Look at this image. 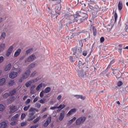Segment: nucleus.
<instances>
[{
	"label": "nucleus",
	"instance_id": "nucleus-1",
	"mask_svg": "<svg viewBox=\"0 0 128 128\" xmlns=\"http://www.w3.org/2000/svg\"><path fill=\"white\" fill-rule=\"evenodd\" d=\"M74 19L70 21L69 24H72V22H78V24H80L84 22V20H88V15L84 12H78L74 14Z\"/></svg>",
	"mask_w": 128,
	"mask_h": 128
},
{
	"label": "nucleus",
	"instance_id": "nucleus-2",
	"mask_svg": "<svg viewBox=\"0 0 128 128\" xmlns=\"http://www.w3.org/2000/svg\"><path fill=\"white\" fill-rule=\"evenodd\" d=\"M72 52H73L72 54L74 56H78V54H82V48H78V47H75L72 49Z\"/></svg>",
	"mask_w": 128,
	"mask_h": 128
},
{
	"label": "nucleus",
	"instance_id": "nucleus-3",
	"mask_svg": "<svg viewBox=\"0 0 128 128\" xmlns=\"http://www.w3.org/2000/svg\"><path fill=\"white\" fill-rule=\"evenodd\" d=\"M86 118L84 116H82L78 118L76 122V126H80V124H82L84 122H86Z\"/></svg>",
	"mask_w": 128,
	"mask_h": 128
},
{
	"label": "nucleus",
	"instance_id": "nucleus-4",
	"mask_svg": "<svg viewBox=\"0 0 128 128\" xmlns=\"http://www.w3.org/2000/svg\"><path fill=\"white\" fill-rule=\"evenodd\" d=\"M88 6L92 10L94 11L93 12H98V11L100 10V7H98V5H95L94 6H92L89 4Z\"/></svg>",
	"mask_w": 128,
	"mask_h": 128
},
{
	"label": "nucleus",
	"instance_id": "nucleus-5",
	"mask_svg": "<svg viewBox=\"0 0 128 128\" xmlns=\"http://www.w3.org/2000/svg\"><path fill=\"white\" fill-rule=\"evenodd\" d=\"M78 74L80 78H84V76H86V72L84 70V69H81L78 71Z\"/></svg>",
	"mask_w": 128,
	"mask_h": 128
},
{
	"label": "nucleus",
	"instance_id": "nucleus-6",
	"mask_svg": "<svg viewBox=\"0 0 128 128\" xmlns=\"http://www.w3.org/2000/svg\"><path fill=\"white\" fill-rule=\"evenodd\" d=\"M30 74V70H26L24 74H22V78L24 80H25L26 78H28Z\"/></svg>",
	"mask_w": 128,
	"mask_h": 128
},
{
	"label": "nucleus",
	"instance_id": "nucleus-7",
	"mask_svg": "<svg viewBox=\"0 0 128 128\" xmlns=\"http://www.w3.org/2000/svg\"><path fill=\"white\" fill-rule=\"evenodd\" d=\"M52 122V116H49L47 118L46 122L44 124V126L46 128V126H48V124H50Z\"/></svg>",
	"mask_w": 128,
	"mask_h": 128
},
{
	"label": "nucleus",
	"instance_id": "nucleus-8",
	"mask_svg": "<svg viewBox=\"0 0 128 128\" xmlns=\"http://www.w3.org/2000/svg\"><path fill=\"white\" fill-rule=\"evenodd\" d=\"M14 50V46H11L8 49L7 52L6 53V56H10L12 54V51Z\"/></svg>",
	"mask_w": 128,
	"mask_h": 128
},
{
	"label": "nucleus",
	"instance_id": "nucleus-9",
	"mask_svg": "<svg viewBox=\"0 0 128 128\" xmlns=\"http://www.w3.org/2000/svg\"><path fill=\"white\" fill-rule=\"evenodd\" d=\"M10 114H14V112H16L18 110V108L16 106H10Z\"/></svg>",
	"mask_w": 128,
	"mask_h": 128
},
{
	"label": "nucleus",
	"instance_id": "nucleus-10",
	"mask_svg": "<svg viewBox=\"0 0 128 128\" xmlns=\"http://www.w3.org/2000/svg\"><path fill=\"white\" fill-rule=\"evenodd\" d=\"M18 76V72H12L9 75L10 78H14Z\"/></svg>",
	"mask_w": 128,
	"mask_h": 128
},
{
	"label": "nucleus",
	"instance_id": "nucleus-11",
	"mask_svg": "<svg viewBox=\"0 0 128 128\" xmlns=\"http://www.w3.org/2000/svg\"><path fill=\"white\" fill-rule=\"evenodd\" d=\"M90 30H92L93 36H96L98 34V30H96V28L94 26H92L90 28Z\"/></svg>",
	"mask_w": 128,
	"mask_h": 128
},
{
	"label": "nucleus",
	"instance_id": "nucleus-12",
	"mask_svg": "<svg viewBox=\"0 0 128 128\" xmlns=\"http://www.w3.org/2000/svg\"><path fill=\"white\" fill-rule=\"evenodd\" d=\"M64 116H66V111L62 110V112L60 114V116L59 117V120H62L64 118Z\"/></svg>",
	"mask_w": 128,
	"mask_h": 128
},
{
	"label": "nucleus",
	"instance_id": "nucleus-13",
	"mask_svg": "<svg viewBox=\"0 0 128 128\" xmlns=\"http://www.w3.org/2000/svg\"><path fill=\"white\" fill-rule=\"evenodd\" d=\"M74 112H76V109L72 108L70 110L67 114V116H72V114Z\"/></svg>",
	"mask_w": 128,
	"mask_h": 128
},
{
	"label": "nucleus",
	"instance_id": "nucleus-14",
	"mask_svg": "<svg viewBox=\"0 0 128 128\" xmlns=\"http://www.w3.org/2000/svg\"><path fill=\"white\" fill-rule=\"evenodd\" d=\"M22 52V50L20 48H18L17 51H16L14 54V58H16L20 56V54Z\"/></svg>",
	"mask_w": 128,
	"mask_h": 128
},
{
	"label": "nucleus",
	"instance_id": "nucleus-15",
	"mask_svg": "<svg viewBox=\"0 0 128 128\" xmlns=\"http://www.w3.org/2000/svg\"><path fill=\"white\" fill-rule=\"evenodd\" d=\"M6 48V44H0V52H2V50H4Z\"/></svg>",
	"mask_w": 128,
	"mask_h": 128
},
{
	"label": "nucleus",
	"instance_id": "nucleus-16",
	"mask_svg": "<svg viewBox=\"0 0 128 128\" xmlns=\"http://www.w3.org/2000/svg\"><path fill=\"white\" fill-rule=\"evenodd\" d=\"M12 68V64H9L4 68L5 72H8V70H10Z\"/></svg>",
	"mask_w": 128,
	"mask_h": 128
},
{
	"label": "nucleus",
	"instance_id": "nucleus-17",
	"mask_svg": "<svg viewBox=\"0 0 128 128\" xmlns=\"http://www.w3.org/2000/svg\"><path fill=\"white\" fill-rule=\"evenodd\" d=\"M118 10H122V2L120 1L118 4Z\"/></svg>",
	"mask_w": 128,
	"mask_h": 128
},
{
	"label": "nucleus",
	"instance_id": "nucleus-18",
	"mask_svg": "<svg viewBox=\"0 0 128 128\" xmlns=\"http://www.w3.org/2000/svg\"><path fill=\"white\" fill-rule=\"evenodd\" d=\"M52 90V88L50 87H47L45 88L44 92V94H48V92H50Z\"/></svg>",
	"mask_w": 128,
	"mask_h": 128
},
{
	"label": "nucleus",
	"instance_id": "nucleus-19",
	"mask_svg": "<svg viewBox=\"0 0 128 128\" xmlns=\"http://www.w3.org/2000/svg\"><path fill=\"white\" fill-rule=\"evenodd\" d=\"M6 122H2L0 124V128H6Z\"/></svg>",
	"mask_w": 128,
	"mask_h": 128
},
{
	"label": "nucleus",
	"instance_id": "nucleus-20",
	"mask_svg": "<svg viewBox=\"0 0 128 128\" xmlns=\"http://www.w3.org/2000/svg\"><path fill=\"white\" fill-rule=\"evenodd\" d=\"M32 62V55H31L25 60V62Z\"/></svg>",
	"mask_w": 128,
	"mask_h": 128
},
{
	"label": "nucleus",
	"instance_id": "nucleus-21",
	"mask_svg": "<svg viewBox=\"0 0 128 128\" xmlns=\"http://www.w3.org/2000/svg\"><path fill=\"white\" fill-rule=\"evenodd\" d=\"M64 108H66V105H64V104H60L59 106L57 107V108H58V110H64Z\"/></svg>",
	"mask_w": 128,
	"mask_h": 128
},
{
	"label": "nucleus",
	"instance_id": "nucleus-22",
	"mask_svg": "<svg viewBox=\"0 0 128 128\" xmlns=\"http://www.w3.org/2000/svg\"><path fill=\"white\" fill-rule=\"evenodd\" d=\"M4 82H6V78H2L0 79V86H4Z\"/></svg>",
	"mask_w": 128,
	"mask_h": 128
},
{
	"label": "nucleus",
	"instance_id": "nucleus-23",
	"mask_svg": "<svg viewBox=\"0 0 128 128\" xmlns=\"http://www.w3.org/2000/svg\"><path fill=\"white\" fill-rule=\"evenodd\" d=\"M84 62L82 63V62L81 60H79L78 62V66L79 68H82L84 66Z\"/></svg>",
	"mask_w": 128,
	"mask_h": 128
},
{
	"label": "nucleus",
	"instance_id": "nucleus-24",
	"mask_svg": "<svg viewBox=\"0 0 128 128\" xmlns=\"http://www.w3.org/2000/svg\"><path fill=\"white\" fill-rule=\"evenodd\" d=\"M122 44H120L118 45V48H118V50L120 54H122Z\"/></svg>",
	"mask_w": 128,
	"mask_h": 128
},
{
	"label": "nucleus",
	"instance_id": "nucleus-25",
	"mask_svg": "<svg viewBox=\"0 0 128 128\" xmlns=\"http://www.w3.org/2000/svg\"><path fill=\"white\" fill-rule=\"evenodd\" d=\"M14 96H12L10 98L8 99V104H12V102H14Z\"/></svg>",
	"mask_w": 128,
	"mask_h": 128
},
{
	"label": "nucleus",
	"instance_id": "nucleus-26",
	"mask_svg": "<svg viewBox=\"0 0 128 128\" xmlns=\"http://www.w3.org/2000/svg\"><path fill=\"white\" fill-rule=\"evenodd\" d=\"M8 84L10 86H14V84H15L14 80H10Z\"/></svg>",
	"mask_w": 128,
	"mask_h": 128
},
{
	"label": "nucleus",
	"instance_id": "nucleus-27",
	"mask_svg": "<svg viewBox=\"0 0 128 128\" xmlns=\"http://www.w3.org/2000/svg\"><path fill=\"white\" fill-rule=\"evenodd\" d=\"M42 83L40 84L36 88L37 92H38L40 90H42Z\"/></svg>",
	"mask_w": 128,
	"mask_h": 128
},
{
	"label": "nucleus",
	"instance_id": "nucleus-28",
	"mask_svg": "<svg viewBox=\"0 0 128 128\" xmlns=\"http://www.w3.org/2000/svg\"><path fill=\"white\" fill-rule=\"evenodd\" d=\"M32 81H29L26 84V88H28L32 86Z\"/></svg>",
	"mask_w": 128,
	"mask_h": 128
},
{
	"label": "nucleus",
	"instance_id": "nucleus-29",
	"mask_svg": "<svg viewBox=\"0 0 128 128\" xmlns=\"http://www.w3.org/2000/svg\"><path fill=\"white\" fill-rule=\"evenodd\" d=\"M79 45L80 46V48H82V46H84V43H82V40H79Z\"/></svg>",
	"mask_w": 128,
	"mask_h": 128
},
{
	"label": "nucleus",
	"instance_id": "nucleus-30",
	"mask_svg": "<svg viewBox=\"0 0 128 128\" xmlns=\"http://www.w3.org/2000/svg\"><path fill=\"white\" fill-rule=\"evenodd\" d=\"M76 120V117H74L72 119L68 121L69 124H72V122H74V120Z\"/></svg>",
	"mask_w": 128,
	"mask_h": 128
},
{
	"label": "nucleus",
	"instance_id": "nucleus-31",
	"mask_svg": "<svg viewBox=\"0 0 128 128\" xmlns=\"http://www.w3.org/2000/svg\"><path fill=\"white\" fill-rule=\"evenodd\" d=\"M110 66H112L108 64V66L106 68L105 71L102 72V74H104V72H108V70H110Z\"/></svg>",
	"mask_w": 128,
	"mask_h": 128
},
{
	"label": "nucleus",
	"instance_id": "nucleus-32",
	"mask_svg": "<svg viewBox=\"0 0 128 128\" xmlns=\"http://www.w3.org/2000/svg\"><path fill=\"white\" fill-rule=\"evenodd\" d=\"M16 92V90H14L10 92V96H14Z\"/></svg>",
	"mask_w": 128,
	"mask_h": 128
},
{
	"label": "nucleus",
	"instance_id": "nucleus-33",
	"mask_svg": "<svg viewBox=\"0 0 128 128\" xmlns=\"http://www.w3.org/2000/svg\"><path fill=\"white\" fill-rule=\"evenodd\" d=\"M4 110V104H0V112H2Z\"/></svg>",
	"mask_w": 128,
	"mask_h": 128
},
{
	"label": "nucleus",
	"instance_id": "nucleus-34",
	"mask_svg": "<svg viewBox=\"0 0 128 128\" xmlns=\"http://www.w3.org/2000/svg\"><path fill=\"white\" fill-rule=\"evenodd\" d=\"M40 120V117H38L36 119H35L34 121L33 122L34 124H36V122H38V120Z\"/></svg>",
	"mask_w": 128,
	"mask_h": 128
},
{
	"label": "nucleus",
	"instance_id": "nucleus-35",
	"mask_svg": "<svg viewBox=\"0 0 128 128\" xmlns=\"http://www.w3.org/2000/svg\"><path fill=\"white\" fill-rule=\"evenodd\" d=\"M69 60H70V62H75L74 60V57H72V56H70L69 57Z\"/></svg>",
	"mask_w": 128,
	"mask_h": 128
},
{
	"label": "nucleus",
	"instance_id": "nucleus-36",
	"mask_svg": "<svg viewBox=\"0 0 128 128\" xmlns=\"http://www.w3.org/2000/svg\"><path fill=\"white\" fill-rule=\"evenodd\" d=\"M8 96H10V94L8 93H5L3 95V98H8Z\"/></svg>",
	"mask_w": 128,
	"mask_h": 128
},
{
	"label": "nucleus",
	"instance_id": "nucleus-37",
	"mask_svg": "<svg viewBox=\"0 0 128 128\" xmlns=\"http://www.w3.org/2000/svg\"><path fill=\"white\" fill-rule=\"evenodd\" d=\"M35 106L38 108H40V106H42V105L40 103H36L35 105Z\"/></svg>",
	"mask_w": 128,
	"mask_h": 128
},
{
	"label": "nucleus",
	"instance_id": "nucleus-38",
	"mask_svg": "<svg viewBox=\"0 0 128 128\" xmlns=\"http://www.w3.org/2000/svg\"><path fill=\"white\" fill-rule=\"evenodd\" d=\"M89 2L90 4H88V6L90 4V6H92V4H96V2L94 0H90Z\"/></svg>",
	"mask_w": 128,
	"mask_h": 128
},
{
	"label": "nucleus",
	"instance_id": "nucleus-39",
	"mask_svg": "<svg viewBox=\"0 0 128 128\" xmlns=\"http://www.w3.org/2000/svg\"><path fill=\"white\" fill-rule=\"evenodd\" d=\"M4 58L2 56H0V64L4 62Z\"/></svg>",
	"mask_w": 128,
	"mask_h": 128
},
{
	"label": "nucleus",
	"instance_id": "nucleus-40",
	"mask_svg": "<svg viewBox=\"0 0 128 128\" xmlns=\"http://www.w3.org/2000/svg\"><path fill=\"white\" fill-rule=\"evenodd\" d=\"M30 106L28 105V106H26L25 107H24V112H26V110H28V108H30Z\"/></svg>",
	"mask_w": 128,
	"mask_h": 128
},
{
	"label": "nucleus",
	"instance_id": "nucleus-41",
	"mask_svg": "<svg viewBox=\"0 0 128 128\" xmlns=\"http://www.w3.org/2000/svg\"><path fill=\"white\" fill-rule=\"evenodd\" d=\"M24 118H26V114H22L21 115V118H20L21 120H23L24 119Z\"/></svg>",
	"mask_w": 128,
	"mask_h": 128
},
{
	"label": "nucleus",
	"instance_id": "nucleus-42",
	"mask_svg": "<svg viewBox=\"0 0 128 128\" xmlns=\"http://www.w3.org/2000/svg\"><path fill=\"white\" fill-rule=\"evenodd\" d=\"M62 2V0H55L56 4H60Z\"/></svg>",
	"mask_w": 128,
	"mask_h": 128
},
{
	"label": "nucleus",
	"instance_id": "nucleus-43",
	"mask_svg": "<svg viewBox=\"0 0 128 128\" xmlns=\"http://www.w3.org/2000/svg\"><path fill=\"white\" fill-rule=\"evenodd\" d=\"M44 94V90L42 91L40 94V98H42Z\"/></svg>",
	"mask_w": 128,
	"mask_h": 128
},
{
	"label": "nucleus",
	"instance_id": "nucleus-44",
	"mask_svg": "<svg viewBox=\"0 0 128 128\" xmlns=\"http://www.w3.org/2000/svg\"><path fill=\"white\" fill-rule=\"evenodd\" d=\"M6 36V32H2L1 35V38H4Z\"/></svg>",
	"mask_w": 128,
	"mask_h": 128
},
{
	"label": "nucleus",
	"instance_id": "nucleus-45",
	"mask_svg": "<svg viewBox=\"0 0 128 128\" xmlns=\"http://www.w3.org/2000/svg\"><path fill=\"white\" fill-rule=\"evenodd\" d=\"M117 84L118 86H122V81H119Z\"/></svg>",
	"mask_w": 128,
	"mask_h": 128
},
{
	"label": "nucleus",
	"instance_id": "nucleus-46",
	"mask_svg": "<svg viewBox=\"0 0 128 128\" xmlns=\"http://www.w3.org/2000/svg\"><path fill=\"white\" fill-rule=\"evenodd\" d=\"M40 104H44L46 102V99H40Z\"/></svg>",
	"mask_w": 128,
	"mask_h": 128
},
{
	"label": "nucleus",
	"instance_id": "nucleus-47",
	"mask_svg": "<svg viewBox=\"0 0 128 128\" xmlns=\"http://www.w3.org/2000/svg\"><path fill=\"white\" fill-rule=\"evenodd\" d=\"M104 42V37L102 36L100 38V42Z\"/></svg>",
	"mask_w": 128,
	"mask_h": 128
},
{
	"label": "nucleus",
	"instance_id": "nucleus-48",
	"mask_svg": "<svg viewBox=\"0 0 128 128\" xmlns=\"http://www.w3.org/2000/svg\"><path fill=\"white\" fill-rule=\"evenodd\" d=\"M18 114H16L15 116L12 117V120H14V118H16L18 120Z\"/></svg>",
	"mask_w": 128,
	"mask_h": 128
},
{
	"label": "nucleus",
	"instance_id": "nucleus-49",
	"mask_svg": "<svg viewBox=\"0 0 128 128\" xmlns=\"http://www.w3.org/2000/svg\"><path fill=\"white\" fill-rule=\"evenodd\" d=\"M114 62H116V60H113L110 62L109 65L112 66V64H114Z\"/></svg>",
	"mask_w": 128,
	"mask_h": 128
},
{
	"label": "nucleus",
	"instance_id": "nucleus-50",
	"mask_svg": "<svg viewBox=\"0 0 128 128\" xmlns=\"http://www.w3.org/2000/svg\"><path fill=\"white\" fill-rule=\"evenodd\" d=\"M115 22H116V20H118V14L116 12L114 14Z\"/></svg>",
	"mask_w": 128,
	"mask_h": 128
},
{
	"label": "nucleus",
	"instance_id": "nucleus-51",
	"mask_svg": "<svg viewBox=\"0 0 128 128\" xmlns=\"http://www.w3.org/2000/svg\"><path fill=\"white\" fill-rule=\"evenodd\" d=\"M86 54H88V52H86V51H84V52H82V55H83L84 56H86Z\"/></svg>",
	"mask_w": 128,
	"mask_h": 128
},
{
	"label": "nucleus",
	"instance_id": "nucleus-52",
	"mask_svg": "<svg viewBox=\"0 0 128 128\" xmlns=\"http://www.w3.org/2000/svg\"><path fill=\"white\" fill-rule=\"evenodd\" d=\"M48 110L47 108H42V112H46Z\"/></svg>",
	"mask_w": 128,
	"mask_h": 128
},
{
	"label": "nucleus",
	"instance_id": "nucleus-53",
	"mask_svg": "<svg viewBox=\"0 0 128 128\" xmlns=\"http://www.w3.org/2000/svg\"><path fill=\"white\" fill-rule=\"evenodd\" d=\"M30 98H28V99H27V100H26V102H25V104H30Z\"/></svg>",
	"mask_w": 128,
	"mask_h": 128
},
{
	"label": "nucleus",
	"instance_id": "nucleus-54",
	"mask_svg": "<svg viewBox=\"0 0 128 128\" xmlns=\"http://www.w3.org/2000/svg\"><path fill=\"white\" fill-rule=\"evenodd\" d=\"M30 52H32V49H29L26 51V54H28L30 53Z\"/></svg>",
	"mask_w": 128,
	"mask_h": 128
},
{
	"label": "nucleus",
	"instance_id": "nucleus-55",
	"mask_svg": "<svg viewBox=\"0 0 128 128\" xmlns=\"http://www.w3.org/2000/svg\"><path fill=\"white\" fill-rule=\"evenodd\" d=\"M62 95H59L58 97H57V100H62Z\"/></svg>",
	"mask_w": 128,
	"mask_h": 128
},
{
	"label": "nucleus",
	"instance_id": "nucleus-56",
	"mask_svg": "<svg viewBox=\"0 0 128 128\" xmlns=\"http://www.w3.org/2000/svg\"><path fill=\"white\" fill-rule=\"evenodd\" d=\"M38 100V97H36L33 100L34 102H36Z\"/></svg>",
	"mask_w": 128,
	"mask_h": 128
},
{
	"label": "nucleus",
	"instance_id": "nucleus-57",
	"mask_svg": "<svg viewBox=\"0 0 128 128\" xmlns=\"http://www.w3.org/2000/svg\"><path fill=\"white\" fill-rule=\"evenodd\" d=\"M56 108H58V107L56 106H52L51 108H50V110H56Z\"/></svg>",
	"mask_w": 128,
	"mask_h": 128
},
{
	"label": "nucleus",
	"instance_id": "nucleus-58",
	"mask_svg": "<svg viewBox=\"0 0 128 128\" xmlns=\"http://www.w3.org/2000/svg\"><path fill=\"white\" fill-rule=\"evenodd\" d=\"M81 100H86V97L82 95H80V98Z\"/></svg>",
	"mask_w": 128,
	"mask_h": 128
},
{
	"label": "nucleus",
	"instance_id": "nucleus-59",
	"mask_svg": "<svg viewBox=\"0 0 128 128\" xmlns=\"http://www.w3.org/2000/svg\"><path fill=\"white\" fill-rule=\"evenodd\" d=\"M16 122L15 121H14V122H12L10 123V125L11 126H16Z\"/></svg>",
	"mask_w": 128,
	"mask_h": 128
},
{
	"label": "nucleus",
	"instance_id": "nucleus-60",
	"mask_svg": "<svg viewBox=\"0 0 128 128\" xmlns=\"http://www.w3.org/2000/svg\"><path fill=\"white\" fill-rule=\"evenodd\" d=\"M38 112V109L36 108H32V112Z\"/></svg>",
	"mask_w": 128,
	"mask_h": 128
},
{
	"label": "nucleus",
	"instance_id": "nucleus-61",
	"mask_svg": "<svg viewBox=\"0 0 128 128\" xmlns=\"http://www.w3.org/2000/svg\"><path fill=\"white\" fill-rule=\"evenodd\" d=\"M74 96H75V98H80V95H74Z\"/></svg>",
	"mask_w": 128,
	"mask_h": 128
},
{
	"label": "nucleus",
	"instance_id": "nucleus-62",
	"mask_svg": "<svg viewBox=\"0 0 128 128\" xmlns=\"http://www.w3.org/2000/svg\"><path fill=\"white\" fill-rule=\"evenodd\" d=\"M32 76H38V73L36 72V71L33 72Z\"/></svg>",
	"mask_w": 128,
	"mask_h": 128
},
{
	"label": "nucleus",
	"instance_id": "nucleus-63",
	"mask_svg": "<svg viewBox=\"0 0 128 128\" xmlns=\"http://www.w3.org/2000/svg\"><path fill=\"white\" fill-rule=\"evenodd\" d=\"M38 78H35L34 80H32V82H38Z\"/></svg>",
	"mask_w": 128,
	"mask_h": 128
},
{
	"label": "nucleus",
	"instance_id": "nucleus-64",
	"mask_svg": "<svg viewBox=\"0 0 128 128\" xmlns=\"http://www.w3.org/2000/svg\"><path fill=\"white\" fill-rule=\"evenodd\" d=\"M36 55L33 54L32 55V60H36Z\"/></svg>",
	"mask_w": 128,
	"mask_h": 128
}]
</instances>
